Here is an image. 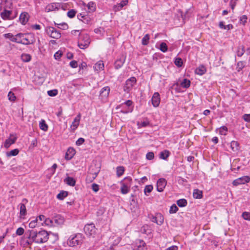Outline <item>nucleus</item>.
Returning <instances> with one entry per match:
<instances>
[{
	"label": "nucleus",
	"instance_id": "1",
	"mask_svg": "<svg viewBox=\"0 0 250 250\" xmlns=\"http://www.w3.org/2000/svg\"><path fill=\"white\" fill-rule=\"evenodd\" d=\"M49 233L44 230L39 231L33 229L27 231L24 236L23 241L26 246L31 245L33 243L42 244L47 241Z\"/></svg>",
	"mask_w": 250,
	"mask_h": 250
},
{
	"label": "nucleus",
	"instance_id": "2",
	"mask_svg": "<svg viewBox=\"0 0 250 250\" xmlns=\"http://www.w3.org/2000/svg\"><path fill=\"white\" fill-rule=\"evenodd\" d=\"M6 4L3 6V11L0 13V17L3 20H12L15 18V16H12V11L8 10V9H11L12 8V3L8 0H4L2 3V5Z\"/></svg>",
	"mask_w": 250,
	"mask_h": 250
},
{
	"label": "nucleus",
	"instance_id": "3",
	"mask_svg": "<svg viewBox=\"0 0 250 250\" xmlns=\"http://www.w3.org/2000/svg\"><path fill=\"white\" fill-rule=\"evenodd\" d=\"M83 236L82 233H77L71 235L67 241V244L70 247H75L82 243Z\"/></svg>",
	"mask_w": 250,
	"mask_h": 250
},
{
	"label": "nucleus",
	"instance_id": "4",
	"mask_svg": "<svg viewBox=\"0 0 250 250\" xmlns=\"http://www.w3.org/2000/svg\"><path fill=\"white\" fill-rule=\"evenodd\" d=\"M90 43V38L89 36L86 34L81 35L78 41V46L82 49L87 48Z\"/></svg>",
	"mask_w": 250,
	"mask_h": 250
},
{
	"label": "nucleus",
	"instance_id": "5",
	"mask_svg": "<svg viewBox=\"0 0 250 250\" xmlns=\"http://www.w3.org/2000/svg\"><path fill=\"white\" fill-rule=\"evenodd\" d=\"M131 181L132 179L127 177L121 182V191L122 194H125L129 191Z\"/></svg>",
	"mask_w": 250,
	"mask_h": 250
},
{
	"label": "nucleus",
	"instance_id": "6",
	"mask_svg": "<svg viewBox=\"0 0 250 250\" xmlns=\"http://www.w3.org/2000/svg\"><path fill=\"white\" fill-rule=\"evenodd\" d=\"M45 31L47 35L52 38L58 39L61 37V33L53 27H46Z\"/></svg>",
	"mask_w": 250,
	"mask_h": 250
},
{
	"label": "nucleus",
	"instance_id": "7",
	"mask_svg": "<svg viewBox=\"0 0 250 250\" xmlns=\"http://www.w3.org/2000/svg\"><path fill=\"white\" fill-rule=\"evenodd\" d=\"M96 228L94 224L86 225L84 227V231L85 234L89 236L94 237L96 234Z\"/></svg>",
	"mask_w": 250,
	"mask_h": 250
},
{
	"label": "nucleus",
	"instance_id": "8",
	"mask_svg": "<svg viewBox=\"0 0 250 250\" xmlns=\"http://www.w3.org/2000/svg\"><path fill=\"white\" fill-rule=\"evenodd\" d=\"M136 83V79L135 77H132L127 79L125 82V84L124 87V91L129 92L132 88L133 86Z\"/></svg>",
	"mask_w": 250,
	"mask_h": 250
},
{
	"label": "nucleus",
	"instance_id": "9",
	"mask_svg": "<svg viewBox=\"0 0 250 250\" xmlns=\"http://www.w3.org/2000/svg\"><path fill=\"white\" fill-rule=\"evenodd\" d=\"M17 42L25 45L30 44V41L26 37L25 34L19 33L17 34Z\"/></svg>",
	"mask_w": 250,
	"mask_h": 250
},
{
	"label": "nucleus",
	"instance_id": "10",
	"mask_svg": "<svg viewBox=\"0 0 250 250\" xmlns=\"http://www.w3.org/2000/svg\"><path fill=\"white\" fill-rule=\"evenodd\" d=\"M250 181V177L249 176H244L242 177L238 178L232 182V184L234 186H237L239 185L245 184Z\"/></svg>",
	"mask_w": 250,
	"mask_h": 250
},
{
	"label": "nucleus",
	"instance_id": "11",
	"mask_svg": "<svg viewBox=\"0 0 250 250\" xmlns=\"http://www.w3.org/2000/svg\"><path fill=\"white\" fill-rule=\"evenodd\" d=\"M132 104V102L130 100H127L124 103L122 104L121 105H120V107L126 106L127 108L125 109H121V112L124 114L131 112L133 111V107L131 106Z\"/></svg>",
	"mask_w": 250,
	"mask_h": 250
},
{
	"label": "nucleus",
	"instance_id": "12",
	"mask_svg": "<svg viewBox=\"0 0 250 250\" xmlns=\"http://www.w3.org/2000/svg\"><path fill=\"white\" fill-rule=\"evenodd\" d=\"M167 184V180L164 178L159 179L157 182V190L162 192Z\"/></svg>",
	"mask_w": 250,
	"mask_h": 250
},
{
	"label": "nucleus",
	"instance_id": "13",
	"mask_svg": "<svg viewBox=\"0 0 250 250\" xmlns=\"http://www.w3.org/2000/svg\"><path fill=\"white\" fill-rule=\"evenodd\" d=\"M110 92L109 86L103 87L100 91V98L103 101L105 100L108 97Z\"/></svg>",
	"mask_w": 250,
	"mask_h": 250
},
{
	"label": "nucleus",
	"instance_id": "14",
	"mask_svg": "<svg viewBox=\"0 0 250 250\" xmlns=\"http://www.w3.org/2000/svg\"><path fill=\"white\" fill-rule=\"evenodd\" d=\"M17 137L16 134H10V137L6 140L4 143V147L8 148L12 144L15 143Z\"/></svg>",
	"mask_w": 250,
	"mask_h": 250
},
{
	"label": "nucleus",
	"instance_id": "15",
	"mask_svg": "<svg viewBox=\"0 0 250 250\" xmlns=\"http://www.w3.org/2000/svg\"><path fill=\"white\" fill-rule=\"evenodd\" d=\"M152 104L154 107L159 106L160 103V96L159 93L155 92L151 98Z\"/></svg>",
	"mask_w": 250,
	"mask_h": 250
},
{
	"label": "nucleus",
	"instance_id": "16",
	"mask_svg": "<svg viewBox=\"0 0 250 250\" xmlns=\"http://www.w3.org/2000/svg\"><path fill=\"white\" fill-rule=\"evenodd\" d=\"M22 203H21L20 206V213L21 216H24L26 214V208L25 204L27 203L28 201L26 199H23L22 200Z\"/></svg>",
	"mask_w": 250,
	"mask_h": 250
},
{
	"label": "nucleus",
	"instance_id": "17",
	"mask_svg": "<svg viewBox=\"0 0 250 250\" xmlns=\"http://www.w3.org/2000/svg\"><path fill=\"white\" fill-rule=\"evenodd\" d=\"M125 60V57L123 55L119 59H117L114 63L116 69L120 68L124 63Z\"/></svg>",
	"mask_w": 250,
	"mask_h": 250
},
{
	"label": "nucleus",
	"instance_id": "18",
	"mask_svg": "<svg viewBox=\"0 0 250 250\" xmlns=\"http://www.w3.org/2000/svg\"><path fill=\"white\" fill-rule=\"evenodd\" d=\"M81 119V115L79 114L74 119L73 122L71 125V128L72 130H75L79 126L80 121Z\"/></svg>",
	"mask_w": 250,
	"mask_h": 250
},
{
	"label": "nucleus",
	"instance_id": "19",
	"mask_svg": "<svg viewBox=\"0 0 250 250\" xmlns=\"http://www.w3.org/2000/svg\"><path fill=\"white\" fill-rule=\"evenodd\" d=\"M54 224H56L57 225H62L64 222V218L60 215H56L53 220Z\"/></svg>",
	"mask_w": 250,
	"mask_h": 250
},
{
	"label": "nucleus",
	"instance_id": "20",
	"mask_svg": "<svg viewBox=\"0 0 250 250\" xmlns=\"http://www.w3.org/2000/svg\"><path fill=\"white\" fill-rule=\"evenodd\" d=\"M20 21L21 24H25L28 21V14L26 12L22 13L20 16Z\"/></svg>",
	"mask_w": 250,
	"mask_h": 250
},
{
	"label": "nucleus",
	"instance_id": "21",
	"mask_svg": "<svg viewBox=\"0 0 250 250\" xmlns=\"http://www.w3.org/2000/svg\"><path fill=\"white\" fill-rule=\"evenodd\" d=\"M75 153V151L73 148H68L67 152L65 153V159L68 160H70L73 157Z\"/></svg>",
	"mask_w": 250,
	"mask_h": 250
},
{
	"label": "nucleus",
	"instance_id": "22",
	"mask_svg": "<svg viewBox=\"0 0 250 250\" xmlns=\"http://www.w3.org/2000/svg\"><path fill=\"white\" fill-rule=\"evenodd\" d=\"M195 72L198 75H202L206 73V68L205 66L200 65L195 69Z\"/></svg>",
	"mask_w": 250,
	"mask_h": 250
},
{
	"label": "nucleus",
	"instance_id": "23",
	"mask_svg": "<svg viewBox=\"0 0 250 250\" xmlns=\"http://www.w3.org/2000/svg\"><path fill=\"white\" fill-rule=\"evenodd\" d=\"M193 196L194 198L201 199L203 197V192L198 189H195L193 190Z\"/></svg>",
	"mask_w": 250,
	"mask_h": 250
},
{
	"label": "nucleus",
	"instance_id": "24",
	"mask_svg": "<svg viewBox=\"0 0 250 250\" xmlns=\"http://www.w3.org/2000/svg\"><path fill=\"white\" fill-rule=\"evenodd\" d=\"M64 182L67 184L68 185L70 186H74L76 184V181L75 180L71 177H66L64 180Z\"/></svg>",
	"mask_w": 250,
	"mask_h": 250
},
{
	"label": "nucleus",
	"instance_id": "25",
	"mask_svg": "<svg viewBox=\"0 0 250 250\" xmlns=\"http://www.w3.org/2000/svg\"><path fill=\"white\" fill-rule=\"evenodd\" d=\"M104 64L103 61L98 62L94 66L95 70L99 71L104 69Z\"/></svg>",
	"mask_w": 250,
	"mask_h": 250
},
{
	"label": "nucleus",
	"instance_id": "26",
	"mask_svg": "<svg viewBox=\"0 0 250 250\" xmlns=\"http://www.w3.org/2000/svg\"><path fill=\"white\" fill-rule=\"evenodd\" d=\"M39 126L40 129L44 131H47L48 128V125L46 124L45 121L43 119L40 122Z\"/></svg>",
	"mask_w": 250,
	"mask_h": 250
},
{
	"label": "nucleus",
	"instance_id": "27",
	"mask_svg": "<svg viewBox=\"0 0 250 250\" xmlns=\"http://www.w3.org/2000/svg\"><path fill=\"white\" fill-rule=\"evenodd\" d=\"M87 7L89 12H93L96 10V4L95 2L90 1L87 5Z\"/></svg>",
	"mask_w": 250,
	"mask_h": 250
},
{
	"label": "nucleus",
	"instance_id": "28",
	"mask_svg": "<svg viewBox=\"0 0 250 250\" xmlns=\"http://www.w3.org/2000/svg\"><path fill=\"white\" fill-rule=\"evenodd\" d=\"M57 5L55 3L48 4L45 8V11L48 12L55 10L57 8Z\"/></svg>",
	"mask_w": 250,
	"mask_h": 250
},
{
	"label": "nucleus",
	"instance_id": "29",
	"mask_svg": "<svg viewBox=\"0 0 250 250\" xmlns=\"http://www.w3.org/2000/svg\"><path fill=\"white\" fill-rule=\"evenodd\" d=\"M41 224L42 225H44L48 227H52L55 226L53 220L49 218H45L44 222H43V223H42Z\"/></svg>",
	"mask_w": 250,
	"mask_h": 250
},
{
	"label": "nucleus",
	"instance_id": "30",
	"mask_svg": "<svg viewBox=\"0 0 250 250\" xmlns=\"http://www.w3.org/2000/svg\"><path fill=\"white\" fill-rule=\"evenodd\" d=\"M190 85V81L187 79H184L183 81L181 83L180 85L185 88H187L189 87Z\"/></svg>",
	"mask_w": 250,
	"mask_h": 250
},
{
	"label": "nucleus",
	"instance_id": "31",
	"mask_svg": "<svg viewBox=\"0 0 250 250\" xmlns=\"http://www.w3.org/2000/svg\"><path fill=\"white\" fill-rule=\"evenodd\" d=\"M4 36L5 38L10 39L12 42H17V35L14 36L11 33H6L4 35Z\"/></svg>",
	"mask_w": 250,
	"mask_h": 250
},
{
	"label": "nucleus",
	"instance_id": "32",
	"mask_svg": "<svg viewBox=\"0 0 250 250\" xmlns=\"http://www.w3.org/2000/svg\"><path fill=\"white\" fill-rule=\"evenodd\" d=\"M31 59V56L28 54H22L21 55V59L24 62H29Z\"/></svg>",
	"mask_w": 250,
	"mask_h": 250
},
{
	"label": "nucleus",
	"instance_id": "33",
	"mask_svg": "<svg viewBox=\"0 0 250 250\" xmlns=\"http://www.w3.org/2000/svg\"><path fill=\"white\" fill-rule=\"evenodd\" d=\"M169 155V152L168 150H165L162 151L160 154V158L166 160Z\"/></svg>",
	"mask_w": 250,
	"mask_h": 250
},
{
	"label": "nucleus",
	"instance_id": "34",
	"mask_svg": "<svg viewBox=\"0 0 250 250\" xmlns=\"http://www.w3.org/2000/svg\"><path fill=\"white\" fill-rule=\"evenodd\" d=\"M68 195V192L66 191H61L57 196L58 199L60 200H63L65 197Z\"/></svg>",
	"mask_w": 250,
	"mask_h": 250
},
{
	"label": "nucleus",
	"instance_id": "35",
	"mask_svg": "<svg viewBox=\"0 0 250 250\" xmlns=\"http://www.w3.org/2000/svg\"><path fill=\"white\" fill-rule=\"evenodd\" d=\"M125 171V168L123 166L118 167L116 168L117 175L118 177L122 176Z\"/></svg>",
	"mask_w": 250,
	"mask_h": 250
},
{
	"label": "nucleus",
	"instance_id": "36",
	"mask_svg": "<svg viewBox=\"0 0 250 250\" xmlns=\"http://www.w3.org/2000/svg\"><path fill=\"white\" fill-rule=\"evenodd\" d=\"M177 204L180 207H184L187 205V201L185 199H181L177 201Z\"/></svg>",
	"mask_w": 250,
	"mask_h": 250
},
{
	"label": "nucleus",
	"instance_id": "37",
	"mask_svg": "<svg viewBox=\"0 0 250 250\" xmlns=\"http://www.w3.org/2000/svg\"><path fill=\"white\" fill-rule=\"evenodd\" d=\"M239 144L237 142L235 141H231L230 143V146L233 151H236L238 149Z\"/></svg>",
	"mask_w": 250,
	"mask_h": 250
},
{
	"label": "nucleus",
	"instance_id": "38",
	"mask_svg": "<svg viewBox=\"0 0 250 250\" xmlns=\"http://www.w3.org/2000/svg\"><path fill=\"white\" fill-rule=\"evenodd\" d=\"M19 152V149L16 148V149H13L9 152H7L6 155L8 157H10L12 156H16L18 154Z\"/></svg>",
	"mask_w": 250,
	"mask_h": 250
},
{
	"label": "nucleus",
	"instance_id": "39",
	"mask_svg": "<svg viewBox=\"0 0 250 250\" xmlns=\"http://www.w3.org/2000/svg\"><path fill=\"white\" fill-rule=\"evenodd\" d=\"M245 52L244 47L243 46H239L237 48V55L238 57L242 56Z\"/></svg>",
	"mask_w": 250,
	"mask_h": 250
},
{
	"label": "nucleus",
	"instance_id": "40",
	"mask_svg": "<svg viewBox=\"0 0 250 250\" xmlns=\"http://www.w3.org/2000/svg\"><path fill=\"white\" fill-rule=\"evenodd\" d=\"M157 220H158L157 225H161L164 222V217L161 213L156 214Z\"/></svg>",
	"mask_w": 250,
	"mask_h": 250
},
{
	"label": "nucleus",
	"instance_id": "41",
	"mask_svg": "<svg viewBox=\"0 0 250 250\" xmlns=\"http://www.w3.org/2000/svg\"><path fill=\"white\" fill-rule=\"evenodd\" d=\"M8 100L11 102H15L16 100V97L14 93L11 91H10L7 95Z\"/></svg>",
	"mask_w": 250,
	"mask_h": 250
},
{
	"label": "nucleus",
	"instance_id": "42",
	"mask_svg": "<svg viewBox=\"0 0 250 250\" xmlns=\"http://www.w3.org/2000/svg\"><path fill=\"white\" fill-rule=\"evenodd\" d=\"M149 40V36L148 34H146L143 38L142 40V43L143 45H146L148 43V42Z\"/></svg>",
	"mask_w": 250,
	"mask_h": 250
},
{
	"label": "nucleus",
	"instance_id": "43",
	"mask_svg": "<svg viewBox=\"0 0 250 250\" xmlns=\"http://www.w3.org/2000/svg\"><path fill=\"white\" fill-rule=\"evenodd\" d=\"M153 189V186L152 185H147L145 187L144 189V192L146 195H148L147 193H149L152 191Z\"/></svg>",
	"mask_w": 250,
	"mask_h": 250
},
{
	"label": "nucleus",
	"instance_id": "44",
	"mask_svg": "<svg viewBox=\"0 0 250 250\" xmlns=\"http://www.w3.org/2000/svg\"><path fill=\"white\" fill-rule=\"evenodd\" d=\"M160 50L163 52H166L167 51V46L165 42H162L160 44Z\"/></svg>",
	"mask_w": 250,
	"mask_h": 250
},
{
	"label": "nucleus",
	"instance_id": "45",
	"mask_svg": "<svg viewBox=\"0 0 250 250\" xmlns=\"http://www.w3.org/2000/svg\"><path fill=\"white\" fill-rule=\"evenodd\" d=\"M228 131V128L226 126H223L219 129V133L222 135H226Z\"/></svg>",
	"mask_w": 250,
	"mask_h": 250
},
{
	"label": "nucleus",
	"instance_id": "46",
	"mask_svg": "<svg viewBox=\"0 0 250 250\" xmlns=\"http://www.w3.org/2000/svg\"><path fill=\"white\" fill-rule=\"evenodd\" d=\"M149 125V122L147 120L142 122L141 123H140L139 122L137 123V125L139 127H146L148 126Z\"/></svg>",
	"mask_w": 250,
	"mask_h": 250
},
{
	"label": "nucleus",
	"instance_id": "47",
	"mask_svg": "<svg viewBox=\"0 0 250 250\" xmlns=\"http://www.w3.org/2000/svg\"><path fill=\"white\" fill-rule=\"evenodd\" d=\"M38 219L36 218L35 220L31 221L29 224V227L30 228H35L37 225Z\"/></svg>",
	"mask_w": 250,
	"mask_h": 250
},
{
	"label": "nucleus",
	"instance_id": "48",
	"mask_svg": "<svg viewBox=\"0 0 250 250\" xmlns=\"http://www.w3.org/2000/svg\"><path fill=\"white\" fill-rule=\"evenodd\" d=\"M178 210V207L175 204H173L170 207L169 211L170 213H176Z\"/></svg>",
	"mask_w": 250,
	"mask_h": 250
},
{
	"label": "nucleus",
	"instance_id": "49",
	"mask_svg": "<svg viewBox=\"0 0 250 250\" xmlns=\"http://www.w3.org/2000/svg\"><path fill=\"white\" fill-rule=\"evenodd\" d=\"M175 64L178 67H181L183 64V61L180 58H176L175 62Z\"/></svg>",
	"mask_w": 250,
	"mask_h": 250
},
{
	"label": "nucleus",
	"instance_id": "50",
	"mask_svg": "<svg viewBox=\"0 0 250 250\" xmlns=\"http://www.w3.org/2000/svg\"><path fill=\"white\" fill-rule=\"evenodd\" d=\"M242 216L245 220L250 221V212H244L242 214Z\"/></svg>",
	"mask_w": 250,
	"mask_h": 250
},
{
	"label": "nucleus",
	"instance_id": "51",
	"mask_svg": "<svg viewBox=\"0 0 250 250\" xmlns=\"http://www.w3.org/2000/svg\"><path fill=\"white\" fill-rule=\"evenodd\" d=\"M55 25H57L59 28H61L63 30H65L68 28V25L65 23H62L60 24L55 23Z\"/></svg>",
	"mask_w": 250,
	"mask_h": 250
},
{
	"label": "nucleus",
	"instance_id": "52",
	"mask_svg": "<svg viewBox=\"0 0 250 250\" xmlns=\"http://www.w3.org/2000/svg\"><path fill=\"white\" fill-rule=\"evenodd\" d=\"M247 21V17L246 15H243L240 18V22L244 25Z\"/></svg>",
	"mask_w": 250,
	"mask_h": 250
},
{
	"label": "nucleus",
	"instance_id": "53",
	"mask_svg": "<svg viewBox=\"0 0 250 250\" xmlns=\"http://www.w3.org/2000/svg\"><path fill=\"white\" fill-rule=\"evenodd\" d=\"M76 11L74 10H69L68 12H67V16L68 17L70 18H72L73 17H75V15H76Z\"/></svg>",
	"mask_w": 250,
	"mask_h": 250
},
{
	"label": "nucleus",
	"instance_id": "54",
	"mask_svg": "<svg viewBox=\"0 0 250 250\" xmlns=\"http://www.w3.org/2000/svg\"><path fill=\"white\" fill-rule=\"evenodd\" d=\"M58 91L56 89L50 90L47 91V94L50 96H55L57 95Z\"/></svg>",
	"mask_w": 250,
	"mask_h": 250
},
{
	"label": "nucleus",
	"instance_id": "55",
	"mask_svg": "<svg viewBox=\"0 0 250 250\" xmlns=\"http://www.w3.org/2000/svg\"><path fill=\"white\" fill-rule=\"evenodd\" d=\"M24 229H23V228L20 227L17 229L16 233L17 235L20 236L22 235L24 233Z\"/></svg>",
	"mask_w": 250,
	"mask_h": 250
},
{
	"label": "nucleus",
	"instance_id": "56",
	"mask_svg": "<svg viewBox=\"0 0 250 250\" xmlns=\"http://www.w3.org/2000/svg\"><path fill=\"white\" fill-rule=\"evenodd\" d=\"M77 17L79 20L82 21L83 22H85L84 20L87 18V17L85 15L80 13L77 15Z\"/></svg>",
	"mask_w": 250,
	"mask_h": 250
},
{
	"label": "nucleus",
	"instance_id": "57",
	"mask_svg": "<svg viewBox=\"0 0 250 250\" xmlns=\"http://www.w3.org/2000/svg\"><path fill=\"white\" fill-rule=\"evenodd\" d=\"M62 51H58L56 52L54 55V57L56 60H59L62 57Z\"/></svg>",
	"mask_w": 250,
	"mask_h": 250
},
{
	"label": "nucleus",
	"instance_id": "58",
	"mask_svg": "<svg viewBox=\"0 0 250 250\" xmlns=\"http://www.w3.org/2000/svg\"><path fill=\"white\" fill-rule=\"evenodd\" d=\"M238 0H230L229 2V5L232 9V10H234L235 6L236 5L237 1Z\"/></svg>",
	"mask_w": 250,
	"mask_h": 250
},
{
	"label": "nucleus",
	"instance_id": "59",
	"mask_svg": "<svg viewBox=\"0 0 250 250\" xmlns=\"http://www.w3.org/2000/svg\"><path fill=\"white\" fill-rule=\"evenodd\" d=\"M146 243L143 241H140V245L138 246V250H144Z\"/></svg>",
	"mask_w": 250,
	"mask_h": 250
},
{
	"label": "nucleus",
	"instance_id": "60",
	"mask_svg": "<svg viewBox=\"0 0 250 250\" xmlns=\"http://www.w3.org/2000/svg\"><path fill=\"white\" fill-rule=\"evenodd\" d=\"M154 154L153 152H150L146 154V158L147 159L151 160L154 158Z\"/></svg>",
	"mask_w": 250,
	"mask_h": 250
},
{
	"label": "nucleus",
	"instance_id": "61",
	"mask_svg": "<svg viewBox=\"0 0 250 250\" xmlns=\"http://www.w3.org/2000/svg\"><path fill=\"white\" fill-rule=\"evenodd\" d=\"M244 67V64L243 62H239L237 63V68L238 69V71L241 70Z\"/></svg>",
	"mask_w": 250,
	"mask_h": 250
},
{
	"label": "nucleus",
	"instance_id": "62",
	"mask_svg": "<svg viewBox=\"0 0 250 250\" xmlns=\"http://www.w3.org/2000/svg\"><path fill=\"white\" fill-rule=\"evenodd\" d=\"M243 118L246 122H250V114H245L243 115Z\"/></svg>",
	"mask_w": 250,
	"mask_h": 250
},
{
	"label": "nucleus",
	"instance_id": "63",
	"mask_svg": "<svg viewBox=\"0 0 250 250\" xmlns=\"http://www.w3.org/2000/svg\"><path fill=\"white\" fill-rule=\"evenodd\" d=\"M84 142V139L83 138H80L76 141V144L77 146H80Z\"/></svg>",
	"mask_w": 250,
	"mask_h": 250
},
{
	"label": "nucleus",
	"instance_id": "64",
	"mask_svg": "<svg viewBox=\"0 0 250 250\" xmlns=\"http://www.w3.org/2000/svg\"><path fill=\"white\" fill-rule=\"evenodd\" d=\"M122 8H123L121 6V5L119 4V3H118L117 4L115 5L113 7V9L115 12L119 11L121 10Z\"/></svg>",
	"mask_w": 250,
	"mask_h": 250
}]
</instances>
